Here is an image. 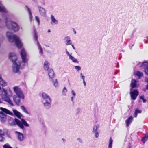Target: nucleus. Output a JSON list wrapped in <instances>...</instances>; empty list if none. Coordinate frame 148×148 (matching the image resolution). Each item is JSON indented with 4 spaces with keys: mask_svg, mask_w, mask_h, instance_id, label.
Segmentation results:
<instances>
[{
    "mask_svg": "<svg viewBox=\"0 0 148 148\" xmlns=\"http://www.w3.org/2000/svg\"><path fill=\"white\" fill-rule=\"evenodd\" d=\"M77 140L80 143H83V140L80 138H78L77 139Z\"/></svg>",
    "mask_w": 148,
    "mask_h": 148,
    "instance_id": "obj_42",
    "label": "nucleus"
},
{
    "mask_svg": "<svg viewBox=\"0 0 148 148\" xmlns=\"http://www.w3.org/2000/svg\"><path fill=\"white\" fill-rule=\"evenodd\" d=\"M67 90L66 87H64L63 90L62 92H63V94L64 95H66V94L65 93L67 92Z\"/></svg>",
    "mask_w": 148,
    "mask_h": 148,
    "instance_id": "obj_37",
    "label": "nucleus"
},
{
    "mask_svg": "<svg viewBox=\"0 0 148 148\" xmlns=\"http://www.w3.org/2000/svg\"><path fill=\"white\" fill-rule=\"evenodd\" d=\"M66 53H67V55H68V56H69V58L70 57V56H71V55H70L69 54V53L67 51H66Z\"/></svg>",
    "mask_w": 148,
    "mask_h": 148,
    "instance_id": "obj_47",
    "label": "nucleus"
},
{
    "mask_svg": "<svg viewBox=\"0 0 148 148\" xmlns=\"http://www.w3.org/2000/svg\"><path fill=\"white\" fill-rule=\"evenodd\" d=\"M74 68L77 71H79L81 70V67L80 66H74Z\"/></svg>",
    "mask_w": 148,
    "mask_h": 148,
    "instance_id": "obj_36",
    "label": "nucleus"
},
{
    "mask_svg": "<svg viewBox=\"0 0 148 148\" xmlns=\"http://www.w3.org/2000/svg\"><path fill=\"white\" fill-rule=\"evenodd\" d=\"M132 88L130 89L131 91L130 92V94L132 99L133 100H135L136 99L137 97L138 96L139 93L136 90H134L132 91Z\"/></svg>",
    "mask_w": 148,
    "mask_h": 148,
    "instance_id": "obj_8",
    "label": "nucleus"
},
{
    "mask_svg": "<svg viewBox=\"0 0 148 148\" xmlns=\"http://www.w3.org/2000/svg\"><path fill=\"white\" fill-rule=\"evenodd\" d=\"M135 74L138 76L139 77L142 76L143 75V73L139 71H136L135 73Z\"/></svg>",
    "mask_w": 148,
    "mask_h": 148,
    "instance_id": "obj_29",
    "label": "nucleus"
},
{
    "mask_svg": "<svg viewBox=\"0 0 148 148\" xmlns=\"http://www.w3.org/2000/svg\"><path fill=\"white\" fill-rule=\"evenodd\" d=\"M49 76L50 79H52L55 77V74L53 69H51L48 71Z\"/></svg>",
    "mask_w": 148,
    "mask_h": 148,
    "instance_id": "obj_15",
    "label": "nucleus"
},
{
    "mask_svg": "<svg viewBox=\"0 0 148 148\" xmlns=\"http://www.w3.org/2000/svg\"><path fill=\"white\" fill-rule=\"evenodd\" d=\"M15 123L16 125L21 129L23 131L25 130L24 126L27 127H29V125L27 121L24 119H22L20 120L18 119L15 118L14 121L13 119H10L9 121V123L11 125H15Z\"/></svg>",
    "mask_w": 148,
    "mask_h": 148,
    "instance_id": "obj_3",
    "label": "nucleus"
},
{
    "mask_svg": "<svg viewBox=\"0 0 148 148\" xmlns=\"http://www.w3.org/2000/svg\"><path fill=\"white\" fill-rule=\"evenodd\" d=\"M3 148H13L8 143H6L5 144L3 145Z\"/></svg>",
    "mask_w": 148,
    "mask_h": 148,
    "instance_id": "obj_33",
    "label": "nucleus"
},
{
    "mask_svg": "<svg viewBox=\"0 0 148 148\" xmlns=\"http://www.w3.org/2000/svg\"><path fill=\"white\" fill-rule=\"evenodd\" d=\"M32 1L34 3L37 2L38 0H32Z\"/></svg>",
    "mask_w": 148,
    "mask_h": 148,
    "instance_id": "obj_52",
    "label": "nucleus"
},
{
    "mask_svg": "<svg viewBox=\"0 0 148 148\" xmlns=\"http://www.w3.org/2000/svg\"><path fill=\"white\" fill-rule=\"evenodd\" d=\"M37 8L40 15L42 16H45L47 11L45 9L40 6H38Z\"/></svg>",
    "mask_w": 148,
    "mask_h": 148,
    "instance_id": "obj_10",
    "label": "nucleus"
},
{
    "mask_svg": "<svg viewBox=\"0 0 148 148\" xmlns=\"http://www.w3.org/2000/svg\"><path fill=\"white\" fill-rule=\"evenodd\" d=\"M75 97L74 96H73L71 97V100L72 101H73L74 98Z\"/></svg>",
    "mask_w": 148,
    "mask_h": 148,
    "instance_id": "obj_49",
    "label": "nucleus"
},
{
    "mask_svg": "<svg viewBox=\"0 0 148 148\" xmlns=\"http://www.w3.org/2000/svg\"><path fill=\"white\" fill-rule=\"evenodd\" d=\"M51 32V30L50 29H48L47 31V32L48 33H49Z\"/></svg>",
    "mask_w": 148,
    "mask_h": 148,
    "instance_id": "obj_57",
    "label": "nucleus"
},
{
    "mask_svg": "<svg viewBox=\"0 0 148 148\" xmlns=\"http://www.w3.org/2000/svg\"><path fill=\"white\" fill-rule=\"evenodd\" d=\"M1 20L0 18V23H1Z\"/></svg>",
    "mask_w": 148,
    "mask_h": 148,
    "instance_id": "obj_58",
    "label": "nucleus"
},
{
    "mask_svg": "<svg viewBox=\"0 0 148 148\" xmlns=\"http://www.w3.org/2000/svg\"><path fill=\"white\" fill-rule=\"evenodd\" d=\"M49 65L50 64L47 61L45 62L44 64V69L45 71H48Z\"/></svg>",
    "mask_w": 148,
    "mask_h": 148,
    "instance_id": "obj_19",
    "label": "nucleus"
},
{
    "mask_svg": "<svg viewBox=\"0 0 148 148\" xmlns=\"http://www.w3.org/2000/svg\"><path fill=\"white\" fill-rule=\"evenodd\" d=\"M129 148H130V147Z\"/></svg>",
    "mask_w": 148,
    "mask_h": 148,
    "instance_id": "obj_62",
    "label": "nucleus"
},
{
    "mask_svg": "<svg viewBox=\"0 0 148 148\" xmlns=\"http://www.w3.org/2000/svg\"><path fill=\"white\" fill-rule=\"evenodd\" d=\"M7 95H3L2 96V99L4 101L8 102L11 106H14V105L12 101Z\"/></svg>",
    "mask_w": 148,
    "mask_h": 148,
    "instance_id": "obj_13",
    "label": "nucleus"
},
{
    "mask_svg": "<svg viewBox=\"0 0 148 148\" xmlns=\"http://www.w3.org/2000/svg\"><path fill=\"white\" fill-rule=\"evenodd\" d=\"M6 35L8 41L10 42H14L18 48L21 47L22 43L18 36L15 35H13L12 33L10 32H7L6 33Z\"/></svg>",
    "mask_w": 148,
    "mask_h": 148,
    "instance_id": "obj_4",
    "label": "nucleus"
},
{
    "mask_svg": "<svg viewBox=\"0 0 148 148\" xmlns=\"http://www.w3.org/2000/svg\"><path fill=\"white\" fill-rule=\"evenodd\" d=\"M13 112L14 114L18 118H20L21 116V113L16 110H13Z\"/></svg>",
    "mask_w": 148,
    "mask_h": 148,
    "instance_id": "obj_20",
    "label": "nucleus"
},
{
    "mask_svg": "<svg viewBox=\"0 0 148 148\" xmlns=\"http://www.w3.org/2000/svg\"><path fill=\"white\" fill-rule=\"evenodd\" d=\"M72 47L74 49H75V48L74 47V45H72Z\"/></svg>",
    "mask_w": 148,
    "mask_h": 148,
    "instance_id": "obj_55",
    "label": "nucleus"
},
{
    "mask_svg": "<svg viewBox=\"0 0 148 148\" xmlns=\"http://www.w3.org/2000/svg\"><path fill=\"white\" fill-rule=\"evenodd\" d=\"M20 54L23 63H27L28 59L26 58L27 54L26 52L24 49H22L20 52Z\"/></svg>",
    "mask_w": 148,
    "mask_h": 148,
    "instance_id": "obj_7",
    "label": "nucleus"
},
{
    "mask_svg": "<svg viewBox=\"0 0 148 148\" xmlns=\"http://www.w3.org/2000/svg\"><path fill=\"white\" fill-rule=\"evenodd\" d=\"M148 139V133L146 134L145 135V137H143L142 138V141L144 143H145V142Z\"/></svg>",
    "mask_w": 148,
    "mask_h": 148,
    "instance_id": "obj_25",
    "label": "nucleus"
},
{
    "mask_svg": "<svg viewBox=\"0 0 148 148\" xmlns=\"http://www.w3.org/2000/svg\"><path fill=\"white\" fill-rule=\"evenodd\" d=\"M121 57H120L119 58V59L120 60V59H121Z\"/></svg>",
    "mask_w": 148,
    "mask_h": 148,
    "instance_id": "obj_60",
    "label": "nucleus"
},
{
    "mask_svg": "<svg viewBox=\"0 0 148 148\" xmlns=\"http://www.w3.org/2000/svg\"><path fill=\"white\" fill-rule=\"evenodd\" d=\"M142 112L141 110H139L138 109H136L135 110V113L134 114V116L135 117H136L137 116V114L138 113H140Z\"/></svg>",
    "mask_w": 148,
    "mask_h": 148,
    "instance_id": "obj_24",
    "label": "nucleus"
},
{
    "mask_svg": "<svg viewBox=\"0 0 148 148\" xmlns=\"http://www.w3.org/2000/svg\"><path fill=\"white\" fill-rule=\"evenodd\" d=\"M78 111H79L80 110V109H78Z\"/></svg>",
    "mask_w": 148,
    "mask_h": 148,
    "instance_id": "obj_61",
    "label": "nucleus"
},
{
    "mask_svg": "<svg viewBox=\"0 0 148 148\" xmlns=\"http://www.w3.org/2000/svg\"><path fill=\"white\" fill-rule=\"evenodd\" d=\"M64 39L66 40V45H71L72 42L70 40V38L69 36H67L65 37Z\"/></svg>",
    "mask_w": 148,
    "mask_h": 148,
    "instance_id": "obj_21",
    "label": "nucleus"
},
{
    "mask_svg": "<svg viewBox=\"0 0 148 148\" xmlns=\"http://www.w3.org/2000/svg\"><path fill=\"white\" fill-rule=\"evenodd\" d=\"M143 101L144 103H145L146 102V99H143Z\"/></svg>",
    "mask_w": 148,
    "mask_h": 148,
    "instance_id": "obj_51",
    "label": "nucleus"
},
{
    "mask_svg": "<svg viewBox=\"0 0 148 148\" xmlns=\"http://www.w3.org/2000/svg\"><path fill=\"white\" fill-rule=\"evenodd\" d=\"M35 19L37 22L38 25H39L40 24V22L39 17L37 16H36L35 17Z\"/></svg>",
    "mask_w": 148,
    "mask_h": 148,
    "instance_id": "obj_35",
    "label": "nucleus"
},
{
    "mask_svg": "<svg viewBox=\"0 0 148 148\" xmlns=\"http://www.w3.org/2000/svg\"><path fill=\"white\" fill-rule=\"evenodd\" d=\"M15 133L17 135V138L18 141H22L24 140V136L22 133L18 131H15Z\"/></svg>",
    "mask_w": 148,
    "mask_h": 148,
    "instance_id": "obj_11",
    "label": "nucleus"
},
{
    "mask_svg": "<svg viewBox=\"0 0 148 148\" xmlns=\"http://www.w3.org/2000/svg\"><path fill=\"white\" fill-rule=\"evenodd\" d=\"M139 97L140 99L143 100L144 98V96L143 95H141Z\"/></svg>",
    "mask_w": 148,
    "mask_h": 148,
    "instance_id": "obj_45",
    "label": "nucleus"
},
{
    "mask_svg": "<svg viewBox=\"0 0 148 148\" xmlns=\"http://www.w3.org/2000/svg\"><path fill=\"white\" fill-rule=\"evenodd\" d=\"M145 81L147 82L148 84H148V78H146L145 79Z\"/></svg>",
    "mask_w": 148,
    "mask_h": 148,
    "instance_id": "obj_48",
    "label": "nucleus"
},
{
    "mask_svg": "<svg viewBox=\"0 0 148 148\" xmlns=\"http://www.w3.org/2000/svg\"><path fill=\"white\" fill-rule=\"evenodd\" d=\"M44 108L46 109H49L51 107V101L46 102H42Z\"/></svg>",
    "mask_w": 148,
    "mask_h": 148,
    "instance_id": "obj_14",
    "label": "nucleus"
},
{
    "mask_svg": "<svg viewBox=\"0 0 148 148\" xmlns=\"http://www.w3.org/2000/svg\"><path fill=\"white\" fill-rule=\"evenodd\" d=\"M21 110H22L25 113H26L27 114H29V113L27 111V109L25 108L23 106H21Z\"/></svg>",
    "mask_w": 148,
    "mask_h": 148,
    "instance_id": "obj_26",
    "label": "nucleus"
},
{
    "mask_svg": "<svg viewBox=\"0 0 148 148\" xmlns=\"http://www.w3.org/2000/svg\"><path fill=\"white\" fill-rule=\"evenodd\" d=\"M40 2L42 5H44L45 4V0H40Z\"/></svg>",
    "mask_w": 148,
    "mask_h": 148,
    "instance_id": "obj_43",
    "label": "nucleus"
},
{
    "mask_svg": "<svg viewBox=\"0 0 148 148\" xmlns=\"http://www.w3.org/2000/svg\"><path fill=\"white\" fill-rule=\"evenodd\" d=\"M95 133V138H97L99 136V133L98 132H94Z\"/></svg>",
    "mask_w": 148,
    "mask_h": 148,
    "instance_id": "obj_40",
    "label": "nucleus"
},
{
    "mask_svg": "<svg viewBox=\"0 0 148 148\" xmlns=\"http://www.w3.org/2000/svg\"><path fill=\"white\" fill-rule=\"evenodd\" d=\"M6 134L7 137L9 138H11V136L10 134V133L9 132L7 131L6 133Z\"/></svg>",
    "mask_w": 148,
    "mask_h": 148,
    "instance_id": "obj_41",
    "label": "nucleus"
},
{
    "mask_svg": "<svg viewBox=\"0 0 148 148\" xmlns=\"http://www.w3.org/2000/svg\"><path fill=\"white\" fill-rule=\"evenodd\" d=\"M69 59L70 60H72V62L75 63H78V61L77 60V59L75 58L73 56H70V57L69 58Z\"/></svg>",
    "mask_w": 148,
    "mask_h": 148,
    "instance_id": "obj_28",
    "label": "nucleus"
},
{
    "mask_svg": "<svg viewBox=\"0 0 148 148\" xmlns=\"http://www.w3.org/2000/svg\"><path fill=\"white\" fill-rule=\"evenodd\" d=\"M53 84L55 87H57L58 85L57 79H54L53 80Z\"/></svg>",
    "mask_w": 148,
    "mask_h": 148,
    "instance_id": "obj_31",
    "label": "nucleus"
},
{
    "mask_svg": "<svg viewBox=\"0 0 148 148\" xmlns=\"http://www.w3.org/2000/svg\"><path fill=\"white\" fill-rule=\"evenodd\" d=\"M42 97L43 100L42 102H46L51 101L50 97L45 92L42 93Z\"/></svg>",
    "mask_w": 148,
    "mask_h": 148,
    "instance_id": "obj_12",
    "label": "nucleus"
},
{
    "mask_svg": "<svg viewBox=\"0 0 148 148\" xmlns=\"http://www.w3.org/2000/svg\"><path fill=\"white\" fill-rule=\"evenodd\" d=\"M51 24L53 25H57L58 23V21L56 20L54 17V16L52 15L51 16Z\"/></svg>",
    "mask_w": 148,
    "mask_h": 148,
    "instance_id": "obj_16",
    "label": "nucleus"
},
{
    "mask_svg": "<svg viewBox=\"0 0 148 148\" xmlns=\"http://www.w3.org/2000/svg\"><path fill=\"white\" fill-rule=\"evenodd\" d=\"M113 140L112 138L110 137L109 139V143L108 145V148H112L113 143Z\"/></svg>",
    "mask_w": 148,
    "mask_h": 148,
    "instance_id": "obj_30",
    "label": "nucleus"
},
{
    "mask_svg": "<svg viewBox=\"0 0 148 148\" xmlns=\"http://www.w3.org/2000/svg\"><path fill=\"white\" fill-rule=\"evenodd\" d=\"M130 86L132 88H135L137 86V81L135 79H132V80Z\"/></svg>",
    "mask_w": 148,
    "mask_h": 148,
    "instance_id": "obj_17",
    "label": "nucleus"
},
{
    "mask_svg": "<svg viewBox=\"0 0 148 148\" xmlns=\"http://www.w3.org/2000/svg\"><path fill=\"white\" fill-rule=\"evenodd\" d=\"M9 58L13 63V70L15 73H17L19 71L20 67V63L17 60V57L14 53H10L9 55Z\"/></svg>",
    "mask_w": 148,
    "mask_h": 148,
    "instance_id": "obj_5",
    "label": "nucleus"
},
{
    "mask_svg": "<svg viewBox=\"0 0 148 148\" xmlns=\"http://www.w3.org/2000/svg\"><path fill=\"white\" fill-rule=\"evenodd\" d=\"M4 135V134L2 133V131L0 130V142H3L5 140V138L3 136Z\"/></svg>",
    "mask_w": 148,
    "mask_h": 148,
    "instance_id": "obj_23",
    "label": "nucleus"
},
{
    "mask_svg": "<svg viewBox=\"0 0 148 148\" xmlns=\"http://www.w3.org/2000/svg\"><path fill=\"white\" fill-rule=\"evenodd\" d=\"M146 89L148 90V84H147L146 85Z\"/></svg>",
    "mask_w": 148,
    "mask_h": 148,
    "instance_id": "obj_56",
    "label": "nucleus"
},
{
    "mask_svg": "<svg viewBox=\"0 0 148 148\" xmlns=\"http://www.w3.org/2000/svg\"><path fill=\"white\" fill-rule=\"evenodd\" d=\"M73 31L74 32V34H76V32L75 30V29L74 28H73Z\"/></svg>",
    "mask_w": 148,
    "mask_h": 148,
    "instance_id": "obj_50",
    "label": "nucleus"
},
{
    "mask_svg": "<svg viewBox=\"0 0 148 148\" xmlns=\"http://www.w3.org/2000/svg\"><path fill=\"white\" fill-rule=\"evenodd\" d=\"M3 92L4 94L3 95H7L8 93L6 90H5L4 88H3Z\"/></svg>",
    "mask_w": 148,
    "mask_h": 148,
    "instance_id": "obj_39",
    "label": "nucleus"
},
{
    "mask_svg": "<svg viewBox=\"0 0 148 148\" xmlns=\"http://www.w3.org/2000/svg\"><path fill=\"white\" fill-rule=\"evenodd\" d=\"M62 140H63V141H64L65 140L64 138H62Z\"/></svg>",
    "mask_w": 148,
    "mask_h": 148,
    "instance_id": "obj_59",
    "label": "nucleus"
},
{
    "mask_svg": "<svg viewBox=\"0 0 148 148\" xmlns=\"http://www.w3.org/2000/svg\"><path fill=\"white\" fill-rule=\"evenodd\" d=\"M3 102V100L0 98V103H1Z\"/></svg>",
    "mask_w": 148,
    "mask_h": 148,
    "instance_id": "obj_54",
    "label": "nucleus"
},
{
    "mask_svg": "<svg viewBox=\"0 0 148 148\" xmlns=\"http://www.w3.org/2000/svg\"><path fill=\"white\" fill-rule=\"evenodd\" d=\"M0 109L2 111L0 112V121L2 123H4L6 121V115L3 112L11 115H13V113L5 108L0 107Z\"/></svg>",
    "mask_w": 148,
    "mask_h": 148,
    "instance_id": "obj_6",
    "label": "nucleus"
},
{
    "mask_svg": "<svg viewBox=\"0 0 148 148\" xmlns=\"http://www.w3.org/2000/svg\"><path fill=\"white\" fill-rule=\"evenodd\" d=\"M80 78L82 79V80L85 79V77L84 76L82 73H80Z\"/></svg>",
    "mask_w": 148,
    "mask_h": 148,
    "instance_id": "obj_38",
    "label": "nucleus"
},
{
    "mask_svg": "<svg viewBox=\"0 0 148 148\" xmlns=\"http://www.w3.org/2000/svg\"><path fill=\"white\" fill-rule=\"evenodd\" d=\"M71 93L73 95V96L75 97L76 96V93L73 90L71 91Z\"/></svg>",
    "mask_w": 148,
    "mask_h": 148,
    "instance_id": "obj_44",
    "label": "nucleus"
},
{
    "mask_svg": "<svg viewBox=\"0 0 148 148\" xmlns=\"http://www.w3.org/2000/svg\"><path fill=\"white\" fill-rule=\"evenodd\" d=\"M38 49L40 50L39 52L40 53H41V55H42L43 53L42 49V48L41 46V45L39 44V43H38Z\"/></svg>",
    "mask_w": 148,
    "mask_h": 148,
    "instance_id": "obj_32",
    "label": "nucleus"
},
{
    "mask_svg": "<svg viewBox=\"0 0 148 148\" xmlns=\"http://www.w3.org/2000/svg\"><path fill=\"white\" fill-rule=\"evenodd\" d=\"M136 63H137V65H139L141 63L140 62H137Z\"/></svg>",
    "mask_w": 148,
    "mask_h": 148,
    "instance_id": "obj_53",
    "label": "nucleus"
},
{
    "mask_svg": "<svg viewBox=\"0 0 148 148\" xmlns=\"http://www.w3.org/2000/svg\"><path fill=\"white\" fill-rule=\"evenodd\" d=\"M83 83L84 86H86V83L85 82V79L83 80Z\"/></svg>",
    "mask_w": 148,
    "mask_h": 148,
    "instance_id": "obj_46",
    "label": "nucleus"
},
{
    "mask_svg": "<svg viewBox=\"0 0 148 148\" xmlns=\"http://www.w3.org/2000/svg\"><path fill=\"white\" fill-rule=\"evenodd\" d=\"M0 12H3L2 17L5 20V23L6 26L8 28L13 30L14 32H17L20 29L19 26L15 22L9 20L8 16L10 14L5 8L2 4H0Z\"/></svg>",
    "mask_w": 148,
    "mask_h": 148,
    "instance_id": "obj_1",
    "label": "nucleus"
},
{
    "mask_svg": "<svg viewBox=\"0 0 148 148\" xmlns=\"http://www.w3.org/2000/svg\"><path fill=\"white\" fill-rule=\"evenodd\" d=\"M16 148H18L17 147H16Z\"/></svg>",
    "mask_w": 148,
    "mask_h": 148,
    "instance_id": "obj_63",
    "label": "nucleus"
},
{
    "mask_svg": "<svg viewBox=\"0 0 148 148\" xmlns=\"http://www.w3.org/2000/svg\"><path fill=\"white\" fill-rule=\"evenodd\" d=\"M26 7L27 9V10L29 13V16L30 19V20L31 21V19L33 18V16L32 14L31 10L27 6H26Z\"/></svg>",
    "mask_w": 148,
    "mask_h": 148,
    "instance_id": "obj_27",
    "label": "nucleus"
},
{
    "mask_svg": "<svg viewBox=\"0 0 148 148\" xmlns=\"http://www.w3.org/2000/svg\"><path fill=\"white\" fill-rule=\"evenodd\" d=\"M34 39L37 41V44H38V43H39L38 41V36L37 33L36 32V29H34Z\"/></svg>",
    "mask_w": 148,
    "mask_h": 148,
    "instance_id": "obj_22",
    "label": "nucleus"
},
{
    "mask_svg": "<svg viewBox=\"0 0 148 148\" xmlns=\"http://www.w3.org/2000/svg\"><path fill=\"white\" fill-rule=\"evenodd\" d=\"M141 68H144V71L146 75H148V63L147 61L143 62L139 66Z\"/></svg>",
    "mask_w": 148,
    "mask_h": 148,
    "instance_id": "obj_9",
    "label": "nucleus"
},
{
    "mask_svg": "<svg viewBox=\"0 0 148 148\" xmlns=\"http://www.w3.org/2000/svg\"><path fill=\"white\" fill-rule=\"evenodd\" d=\"M133 118L132 116H130L129 117L126 121V125L127 127H128L130 123L132 122L133 120Z\"/></svg>",
    "mask_w": 148,
    "mask_h": 148,
    "instance_id": "obj_18",
    "label": "nucleus"
},
{
    "mask_svg": "<svg viewBox=\"0 0 148 148\" xmlns=\"http://www.w3.org/2000/svg\"><path fill=\"white\" fill-rule=\"evenodd\" d=\"M14 91L16 95L13 97V99L16 105L20 106L21 104V99H24V96L21 89L18 86H16L13 88Z\"/></svg>",
    "mask_w": 148,
    "mask_h": 148,
    "instance_id": "obj_2",
    "label": "nucleus"
},
{
    "mask_svg": "<svg viewBox=\"0 0 148 148\" xmlns=\"http://www.w3.org/2000/svg\"><path fill=\"white\" fill-rule=\"evenodd\" d=\"M99 125H95L94 126L93 130V132H97V129L99 127Z\"/></svg>",
    "mask_w": 148,
    "mask_h": 148,
    "instance_id": "obj_34",
    "label": "nucleus"
}]
</instances>
